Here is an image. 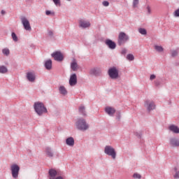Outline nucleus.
Masks as SVG:
<instances>
[{"label": "nucleus", "instance_id": "nucleus-5", "mask_svg": "<svg viewBox=\"0 0 179 179\" xmlns=\"http://www.w3.org/2000/svg\"><path fill=\"white\" fill-rule=\"evenodd\" d=\"M129 40V38L127 36V34L124 32H120L118 36V44L119 45H122L125 44L127 41Z\"/></svg>", "mask_w": 179, "mask_h": 179}, {"label": "nucleus", "instance_id": "nucleus-18", "mask_svg": "<svg viewBox=\"0 0 179 179\" xmlns=\"http://www.w3.org/2000/svg\"><path fill=\"white\" fill-rule=\"evenodd\" d=\"M66 143L69 146H73V145H75V140L72 137L68 138L66 140Z\"/></svg>", "mask_w": 179, "mask_h": 179}, {"label": "nucleus", "instance_id": "nucleus-8", "mask_svg": "<svg viewBox=\"0 0 179 179\" xmlns=\"http://www.w3.org/2000/svg\"><path fill=\"white\" fill-rule=\"evenodd\" d=\"M145 107H146L148 111H152V110H155L156 108V105H155V102L152 101H145L144 103Z\"/></svg>", "mask_w": 179, "mask_h": 179}, {"label": "nucleus", "instance_id": "nucleus-41", "mask_svg": "<svg viewBox=\"0 0 179 179\" xmlns=\"http://www.w3.org/2000/svg\"><path fill=\"white\" fill-rule=\"evenodd\" d=\"M122 54H123V55H125V54H127V49L122 50Z\"/></svg>", "mask_w": 179, "mask_h": 179}, {"label": "nucleus", "instance_id": "nucleus-29", "mask_svg": "<svg viewBox=\"0 0 179 179\" xmlns=\"http://www.w3.org/2000/svg\"><path fill=\"white\" fill-rule=\"evenodd\" d=\"M171 55L172 57H177V55H178V50H172Z\"/></svg>", "mask_w": 179, "mask_h": 179}, {"label": "nucleus", "instance_id": "nucleus-16", "mask_svg": "<svg viewBox=\"0 0 179 179\" xmlns=\"http://www.w3.org/2000/svg\"><path fill=\"white\" fill-rule=\"evenodd\" d=\"M57 171H55V169H50L49 170V176L50 178L49 179H55V177H57Z\"/></svg>", "mask_w": 179, "mask_h": 179}, {"label": "nucleus", "instance_id": "nucleus-39", "mask_svg": "<svg viewBox=\"0 0 179 179\" xmlns=\"http://www.w3.org/2000/svg\"><path fill=\"white\" fill-rule=\"evenodd\" d=\"M174 178L178 179L179 178V171L176 172L173 176Z\"/></svg>", "mask_w": 179, "mask_h": 179}, {"label": "nucleus", "instance_id": "nucleus-4", "mask_svg": "<svg viewBox=\"0 0 179 179\" xmlns=\"http://www.w3.org/2000/svg\"><path fill=\"white\" fill-rule=\"evenodd\" d=\"M104 152L106 155H108V156H111L112 159H115L117 157V152H115V150L110 145H106L105 147Z\"/></svg>", "mask_w": 179, "mask_h": 179}, {"label": "nucleus", "instance_id": "nucleus-36", "mask_svg": "<svg viewBox=\"0 0 179 179\" xmlns=\"http://www.w3.org/2000/svg\"><path fill=\"white\" fill-rule=\"evenodd\" d=\"M174 16L179 17V8L174 12Z\"/></svg>", "mask_w": 179, "mask_h": 179}, {"label": "nucleus", "instance_id": "nucleus-17", "mask_svg": "<svg viewBox=\"0 0 179 179\" xmlns=\"http://www.w3.org/2000/svg\"><path fill=\"white\" fill-rule=\"evenodd\" d=\"M170 143L171 146L178 147L179 146V140L177 138H171L170 140Z\"/></svg>", "mask_w": 179, "mask_h": 179}, {"label": "nucleus", "instance_id": "nucleus-27", "mask_svg": "<svg viewBox=\"0 0 179 179\" xmlns=\"http://www.w3.org/2000/svg\"><path fill=\"white\" fill-rule=\"evenodd\" d=\"M2 52L4 55H9L10 54V51H9V49L8 48H4L2 50Z\"/></svg>", "mask_w": 179, "mask_h": 179}, {"label": "nucleus", "instance_id": "nucleus-20", "mask_svg": "<svg viewBox=\"0 0 179 179\" xmlns=\"http://www.w3.org/2000/svg\"><path fill=\"white\" fill-rule=\"evenodd\" d=\"M59 92L61 94H63L64 96L68 94V91H66V88H65V87L64 86H60L59 87Z\"/></svg>", "mask_w": 179, "mask_h": 179}, {"label": "nucleus", "instance_id": "nucleus-19", "mask_svg": "<svg viewBox=\"0 0 179 179\" xmlns=\"http://www.w3.org/2000/svg\"><path fill=\"white\" fill-rule=\"evenodd\" d=\"M45 67L46 69H51V68H52V61H51V59L47 60L45 63Z\"/></svg>", "mask_w": 179, "mask_h": 179}, {"label": "nucleus", "instance_id": "nucleus-42", "mask_svg": "<svg viewBox=\"0 0 179 179\" xmlns=\"http://www.w3.org/2000/svg\"><path fill=\"white\" fill-rule=\"evenodd\" d=\"M54 179H64V178L62 176H57V177L55 178Z\"/></svg>", "mask_w": 179, "mask_h": 179}, {"label": "nucleus", "instance_id": "nucleus-10", "mask_svg": "<svg viewBox=\"0 0 179 179\" xmlns=\"http://www.w3.org/2000/svg\"><path fill=\"white\" fill-rule=\"evenodd\" d=\"M80 27H83V29H86L87 27H90V22L86 21L85 20H79L78 21Z\"/></svg>", "mask_w": 179, "mask_h": 179}, {"label": "nucleus", "instance_id": "nucleus-23", "mask_svg": "<svg viewBox=\"0 0 179 179\" xmlns=\"http://www.w3.org/2000/svg\"><path fill=\"white\" fill-rule=\"evenodd\" d=\"M45 152H46V155H47V156H48V157H52V156H54V155L52 154V152H51V149L47 148L45 149Z\"/></svg>", "mask_w": 179, "mask_h": 179}, {"label": "nucleus", "instance_id": "nucleus-22", "mask_svg": "<svg viewBox=\"0 0 179 179\" xmlns=\"http://www.w3.org/2000/svg\"><path fill=\"white\" fill-rule=\"evenodd\" d=\"M98 72H101L99 69L94 68L90 70L91 75H97Z\"/></svg>", "mask_w": 179, "mask_h": 179}, {"label": "nucleus", "instance_id": "nucleus-21", "mask_svg": "<svg viewBox=\"0 0 179 179\" xmlns=\"http://www.w3.org/2000/svg\"><path fill=\"white\" fill-rule=\"evenodd\" d=\"M169 129L175 134H179V128L177 126L171 125L169 127Z\"/></svg>", "mask_w": 179, "mask_h": 179}, {"label": "nucleus", "instance_id": "nucleus-40", "mask_svg": "<svg viewBox=\"0 0 179 179\" xmlns=\"http://www.w3.org/2000/svg\"><path fill=\"white\" fill-rule=\"evenodd\" d=\"M150 80H153L154 79H156V76L154 74L151 75L150 77Z\"/></svg>", "mask_w": 179, "mask_h": 179}, {"label": "nucleus", "instance_id": "nucleus-45", "mask_svg": "<svg viewBox=\"0 0 179 179\" xmlns=\"http://www.w3.org/2000/svg\"><path fill=\"white\" fill-rule=\"evenodd\" d=\"M68 1H71V0H68Z\"/></svg>", "mask_w": 179, "mask_h": 179}, {"label": "nucleus", "instance_id": "nucleus-34", "mask_svg": "<svg viewBox=\"0 0 179 179\" xmlns=\"http://www.w3.org/2000/svg\"><path fill=\"white\" fill-rule=\"evenodd\" d=\"M146 9H147L148 15H151L152 14V8H150V6H148Z\"/></svg>", "mask_w": 179, "mask_h": 179}, {"label": "nucleus", "instance_id": "nucleus-15", "mask_svg": "<svg viewBox=\"0 0 179 179\" xmlns=\"http://www.w3.org/2000/svg\"><path fill=\"white\" fill-rule=\"evenodd\" d=\"M105 111L107 113V114H108V115H113L115 114V109L114 108L107 107L106 108Z\"/></svg>", "mask_w": 179, "mask_h": 179}, {"label": "nucleus", "instance_id": "nucleus-38", "mask_svg": "<svg viewBox=\"0 0 179 179\" xmlns=\"http://www.w3.org/2000/svg\"><path fill=\"white\" fill-rule=\"evenodd\" d=\"M45 14L47 15V16H50V15H54V13L50 10H46Z\"/></svg>", "mask_w": 179, "mask_h": 179}, {"label": "nucleus", "instance_id": "nucleus-31", "mask_svg": "<svg viewBox=\"0 0 179 179\" xmlns=\"http://www.w3.org/2000/svg\"><path fill=\"white\" fill-rule=\"evenodd\" d=\"M56 6H61V0H52Z\"/></svg>", "mask_w": 179, "mask_h": 179}, {"label": "nucleus", "instance_id": "nucleus-6", "mask_svg": "<svg viewBox=\"0 0 179 179\" xmlns=\"http://www.w3.org/2000/svg\"><path fill=\"white\" fill-rule=\"evenodd\" d=\"M108 73L111 79H118V70L115 67L108 69Z\"/></svg>", "mask_w": 179, "mask_h": 179}, {"label": "nucleus", "instance_id": "nucleus-24", "mask_svg": "<svg viewBox=\"0 0 179 179\" xmlns=\"http://www.w3.org/2000/svg\"><path fill=\"white\" fill-rule=\"evenodd\" d=\"M8 72V69L4 66H0V73H6Z\"/></svg>", "mask_w": 179, "mask_h": 179}, {"label": "nucleus", "instance_id": "nucleus-26", "mask_svg": "<svg viewBox=\"0 0 179 179\" xmlns=\"http://www.w3.org/2000/svg\"><path fill=\"white\" fill-rule=\"evenodd\" d=\"M79 111L80 113H81V114H83V115H86V113H85V106H80Z\"/></svg>", "mask_w": 179, "mask_h": 179}, {"label": "nucleus", "instance_id": "nucleus-12", "mask_svg": "<svg viewBox=\"0 0 179 179\" xmlns=\"http://www.w3.org/2000/svg\"><path fill=\"white\" fill-rule=\"evenodd\" d=\"M71 68L74 72H76V71L79 69V65L78 64V62L75 59H73L71 63Z\"/></svg>", "mask_w": 179, "mask_h": 179}, {"label": "nucleus", "instance_id": "nucleus-33", "mask_svg": "<svg viewBox=\"0 0 179 179\" xmlns=\"http://www.w3.org/2000/svg\"><path fill=\"white\" fill-rule=\"evenodd\" d=\"M11 36L14 41H17V36H16V34H15V32H13Z\"/></svg>", "mask_w": 179, "mask_h": 179}, {"label": "nucleus", "instance_id": "nucleus-2", "mask_svg": "<svg viewBox=\"0 0 179 179\" xmlns=\"http://www.w3.org/2000/svg\"><path fill=\"white\" fill-rule=\"evenodd\" d=\"M34 107L38 115H43L44 113H47V108L44 106V103H43L36 102Z\"/></svg>", "mask_w": 179, "mask_h": 179}, {"label": "nucleus", "instance_id": "nucleus-14", "mask_svg": "<svg viewBox=\"0 0 179 179\" xmlns=\"http://www.w3.org/2000/svg\"><path fill=\"white\" fill-rule=\"evenodd\" d=\"M27 78L29 82H34L36 80V74L34 72H29L27 74Z\"/></svg>", "mask_w": 179, "mask_h": 179}, {"label": "nucleus", "instance_id": "nucleus-3", "mask_svg": "<svg viewBox=\"0 0 179 179\" xmlns=\"http://www.w3.org/2000/svg\"><path fill=\"white\" fill-rule=\"evenodd\" d=\"M10 171L13 178H17L19 177V171H20V166L14 164L10 166Z\"/></svg>", "mask_w": 179, "mask_h": 179}, {"label": "nucleus", "instance_id": "nucleus-25", "mask_svg": "<svg viewBox=\"0 0 179 179\" xmlns=\"http://www.w3.org/2000/svg\"><path fill=\"white\" fill-rule=\"evenodd\" d=\"M155 48L156 51H158V52H163V47L159 46V45H155Z\"/></svg>", "mask_w": 179, "mask_h": 179}, {"label": "nucleus", "instance_id": "nucleus-11", "mask_svg": "<svg viewBox=\"0 0 179 179\" xmlns=\"http://www.w3.org/2000/svg\"><path fill=\"white\" fill-rule=\"evenodd\" d=\"M78 83V77L76 76V74L74 73L71 76L70 80H69V85L70 86H75Z\"/></svg>", "mask_w": 179, "mask_h": 179}, {"label": "nucleus", "instance_id": "nucleus-13", "mask_svg": "<svg viewBox=\"0 0 179 179\" xmlns=\"http://www.w3.org/2000/svg\"><path fill=\"white\" fill-rule=\"evenodd\" d=\"M105 43L106 45L110 48V50H114L115 49V47H117V45L114 43V41L110 39H107Z\"/></svg>", "mask_w": 179, "mask_h": 179}, {"label": "nucleus", "instance_id": "nucleus-28", "mask_svg": "<svg viewBox=\"0 0 179 179\" xmlns=\"http://www.w3.org/2000/svg\"><path fill=\"white\" fill-rule=\"evenodd\" d=\"M138 31H139V33H140L141 34H143V35L146 34V33H147L146 29H143V28H140V29H138Z\"/></svg>", "mask_w": 179, "mask_h": 179}, {"label": "nucleus", "instance_id": "nucleus-32", "mask_svg": "<svg viewBox=\"0 0 179 179\" xmlns=\"http://www.w3.org/2000/svg\"><path fill=\"white\" fill-rule=\"evenodd\" d=\"M139 3V0H134L133 1V6L134 8H136Z\"/></svg>", "mask_w": 179, "mask_h": 179}, {"label": "nucleus", "instance_id": "nucleus-7", "mask_svg": "<svg viewBox=\"0 0 179 179\" xmlns=\"http://www.w3.org/2000/svg\"><path fill=\"white\" fill-rule=\"evenodd\" d=\"M21 22L23 24L24 29L27 30L28 31H31V27L30 26V22H29V20L26 17H22Z\"/></svg>", "mask_w": 179, "mask_h": 179}, {"label": "nucleus", "instance_id": "nucleus-9", "mask_svg": "<svg viewBox=\"0 0 179 179\" xmlns=\"http://www.w3.org/2000/svg\"><path fill=\"white\" fill-rule=\"evenodd\" d=\"M52 57L55 59V61H58L59 62L64 61V55H62L61 52H55L52 54Z\"/></svg>", "mask_w": 179, "mask_h": 179}, {"label": "nucleus", "instance_id": "nucleus-37", "mask_svg": "<svg viewBox=\"0 0 179 179\" xmlns=\"http://www.w3.org/2000/svg\"><path fill=\"white\" fill-rule=\"evenodd\" d=\"M102 5H103V6H108V5H110V3H108V1H103Z\"/></svg>", "mask_w": 179, "mask_h": 179}, {"label": "nucleus", "instance_id": "nucleus-43", "mask_svg": "<svg viewBox=\"0 0 179 179\" xmlns=\"http://www.w3.org/2000/svg\"><path fill=\"white\" fill-rule=\"evenodd\" d=\"M48 34H49V36H52V34H53L52 31H49Z\"/></svg>", "mask_w": 179, "mask_h": 179}, {"label": "nucleus", "instance_id": "nucleus-1", "mask_svg": "<svg viewBox=\"0 0 179 179\" xmlns=\"http://www.w3.org/2000/svg\"><path fill=\"white\" fill-rule=\"evenodd\" d=\"M76 127L77 129H79L80 131H87V129H89V124H87L86 120L83 118L78 119L76 122Z\"/></svg>", "mask_w": 179, "mask_h": 179}, {"label": "nucleus", "instance_id": "nucleus-30", "mask_svg": "<svg viewBox=\"0 0 179 179\" xmlns=\"http://www.w3.org/2000/svg\"><path fill=\"white\" fill-rule=\"evenodd\" d=\"M127 59H128L129 61H134V57L133 55L129 54L127 56Z\"/></svg>", "mask_w": 179, "mask_h": 179}, {"label": "nucleus", "instance_id": "nucleus-35", "mask_svg": "<svg viewBox=\"0 0 179 179\" xmlns=\"http://www.w3.org/2000/svg\"><path fill=\"white\" fill-rule=\"evenodd\" d=\"M133 177H134V178H138V179H141V174H139V173H134L133 175Z\"/></svg>", "mask_w": 179, "mask_h": 179}, {"label": "nucleus", "instance_id": "nucleus-44", "mask_svg": "<svg viewBox=\"0 0 179 179\" xmlns=\"http://www.w3.org/2000/svg\"><path fill=\"white\" fill-rule=\"evenodd\" d=\"M1 15H5V10H1Z\"/></svg>", "mask_w": 179, "mask_h": 179}]
</instances>
